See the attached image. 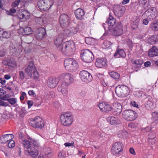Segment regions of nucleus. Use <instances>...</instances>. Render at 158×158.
<instances>
[{
	"label": "nucleus",
	"instance_id": "1",
	"mask_svg": "<svg viewBox=\"0 0 158 158\" xmlns=\"http://www.w3.org/2000/svg\"><path fill=\"white\" fill-rule=\"evenodd\" d=\"M25 150L27 151L29 154L33 157L35 158L38 155V150L34 148L37 146V143L35 140L31 139L30 140H23L22 143Z\"/></svg>",
	"mask_w": 158,
	"mask_h": 158
},
{
	"label": "nucleus",
	"instance_id": "2",
	"mask_svg": "<svg viewBox=\"0 0 158 158\" xmlns=\"http://www.w3.org/2000/svg\"><path fill=\"white\" fill-rule=\"evenodd\" d=\"M60 48V51L64 55H70L75 51L74 43L71 41L66 42L62 44V46Z\"/></svg>",
	"mask_w": 158,
	"mask_h": 158
},
{
	"label": "nucleus",
	"instance_id": "3",
	"mask_svg": "<svg viewBox=\"0 0 158 158\" xmlns=\"http://www.w3.org/2000/svg\"><path fill=\"white\" fill-rule=\"evenodd\" d=\"M61 123L65 126L69 127L71 125L73 122V117L69 113L62 114L60 117Z\"/></svg>",
	"mask_w": 158,
	"mask_h": 158
},
{
	"label": "nucleus",
	"instance_id": "4",
	"mask_svg": "<svg viewBox=\"0 0 158 158\" xmlns=\"http://www.w3.org/2000/svg\"><path fill=\"white\" fill-rule=\"evenodd\" d=\"M53 4L52 0H40L37 2V5L39 9L44 11L49 10Z\"/></svg>",
	"mask_w": 158,
	"mask_h": 158
},
{
	"label": "nucleus",
	"instance_id": "5",
	"mask_svg": "<svg viewBox=\"0 0 158 158\" xmlns=\"http://www.w3.org/2000/svg\"><path fill=\"white\" fill-rule=\"evenodd\" d=\"M81 57L84 62L87 63L91 62L94 58L93 54L88 49H85L81 51Z\"/></svg>",
	"mask_w": 158,
	"mask_h": 158
},
{
	"label": "nucleus",
	"instance_id": "6",
	"mask_svg": "<svg viewBox=\"0 0 158 158\" xmlns=\"http://www.w3.org/2000/svg\"><path fill=\"white\" fill-rule=\"evenodd\" d=\"M64 64L65 69L69 71L75 70L78 66L77 62L70 58L66 59L65 60Z\"/></svg>",
	"mask_w": 158,
	"mask_h": 158
},
{
	"label": "nucleus",
	"instance_id": "7",
	"mask_svg": "<svg viewBox=\"0 0 158 158\" xmlns=\"http://www.w3.org/2000/svg\"><path fill=\"white\" fill-rule=\"evenodd\" d=\"M115 91L119 97H124L127 94L128 88L127 86L124 85H119L116 87Z\"/></svg>",
	"mask_w": 158,
	"mask_h": 158
},
{
	"label": "nucleus",
	"instance_id": "8",
	"mask_svg": "<svg viewBox=\"0 0 158 158\" xmlns=\"http://www.w3.org/2000/svg\"><path fill=\"white\" fill-rule=\"evenodd\" d=\"M123 118L128 121H133L137 118V114L134 111L127 110L123 111Z\"/></svg>",
	"mask_w": 158,
	"mask_h": 158
},
{
	"label": "nucleus",
	"instance_id": "9",
	"mask_svg": "<svg viewBox=\"0 0 158 158\" xmlns=\"http://www.w3.org/2000/svg\"><path fill=\"white\" fill-rule=\"evenodd\" d=\"M30 120V125L34 128H42L44 126L42 120L39 117H36L35 119L31 118Z\"/></svg>",
	"mask_w": 158,
	"mask_h": 158
},
{
	"label": "nucleus",
	"instance_id": "10",
	"mask_svg": "<svg viewBox=\"0 0 158 158\" xmlns=\"http://www.w3.org/2000/svg\"><path fill=\"white\" fill-rule=\"evenodd\" d=\"M59 78L64 80L63 83L68 85L72 83L73 81V75L70 73H62L59 76Z\"/></svg>",
	"mask_w": 158,
	"mask_h": 158
},
{
	"label": "nucleus",
	"instance_id": "11",
	"mask_svg": "<svg viewBox=\"0 0 158 158\" xmlns=\"http://www.w3.org/2000/svg\"><path fill=\"white\" fill-rule=\"evenodd\" d=\"M69 16L65 14L60 15L59 19V22L62 27L65 28L68 27L69 23Z\"/></svg>",
	"mask_w": 158,
	"mask_h": 158
},
{
	"label": "nucleus",
	"instance_id": "12",
	"mask_svg": "<svg viewBox=\"0 0 158 158\" xmlns=\"http://www.w3.org/2000/svg\"><path fill=\"white\" fill-rule=\"evenodd\" d=\"M80 77L85 82H89L92 81V77L91 74L86 71H82L80 73Z\"/></svg>",
	"mask_w": 158,
	"mask_h": 158
},
{
	"label": "nucleus",
	"instance_id": "13",
	"mask_svg": "<svg viewBox=\"0 0 158 158\" xmlns=\"http://www.w3.org/2000/svg\"><path fill=\"white\" fill-rule=\"evenodd\" d=\"M156 13V9L154 7H152L146 10L145 14L148 17V19L150 20H152L156 19L157 16Z\"/></svg>",
	"mask_w": 158,
	"mask_h": 158
},
{
	"label": "nucleus",
	"instance_id": "14",
	"mask_svg": "<svg viewBox=\"0 0 158 158\" xmlns=\"http://www.w3.org/2000/svg\"><path fill=\"white\" fill-rule=\"evenodd\" d=\"M31 72L34 73H35L36 76H38V71L35 69V66L33 65V63L32 61L30 62L29 64L25 69V73L28 76H32Z\"/></svg>",
	"mask_w": 158,
	"mask_h": 158
},
{
	"label": "nucleus",
	"instance_id": "15",
	"mask_svg": "<svg viewBox=\"0 0 158 158\" xmlns=\"http://www.w3.org/2000/svg\"><path fill=\"white\" fill-rule=\"evenodd\" d=\"M123 150V144L120 142L114 143L111 149V152L114 154H119Z\"/></svg>",
	"mask_w": 158,
	"mask_h": 158
},
{
	"label": "nucleus",
	"instance_id": "16",
	"mask_svg": "<svg viewBox=\"0 0 158 158\" xmlns=\"http://www.w3.org/2000/svg\"><path fill=\"white\" fill-rule=\"evenodd\" d=\"M123 32V27L120 22H118L113 30L112 34L116 36L121 35Z\"/></svg>",
	"mask_w": 158,
	"mask_h": 158
},
{
	"label": "nucleus",
	"instance_id": "17",
	"mask_svg": "<svg viewBox=\"0 0 158 158\" xmlns=\"http://www.w3.org/2000/svg\"><path fill=\"white\" fill-rule=\"evenodd\" d=\"M116 19L113 18L111 16H110L109 18L106 21L105 23H103V27L106 30V28H108V30L110 31H112L110 29L109 26H114L116 23Z\"/></svg>",
	"mask_w": 158,
	"mask_h": 158
},
{
	"label": "nucleus",
	"instance_id": "18",
	"mask_svg": "<svg viewBox=\"0 0 158 158\" xmlns=\"http://www.w3.org/2000/svg\"><path fill=\"white\" fill-rule=\"evenodd\" d=\"M69 85L65 83L62 82L61 85H59L58 88V90L61 92L64 96H66L68 94V87Z\"/></svg>",
	"mask_w": 158,
	"mask_h": 158
},
{
	"label": "nucleus",
	"instance_id": "19",
	"mask_svg": "<svg viewBox=\"0 0 158 158\" xmlns=\"http://www.w3.org/2000/svg\"><path fill=\"white\" fill-rule=\"evenodd\" d=\"M58 82V78L51 77L49 78L48 81V86L50 88H54L56 86Z\"/></svg>",
	"mask_w": 158,
	"mask_h": 158
},
{
	"label": "nucleus",
	"instance_id": "20",
	"mask_svg": "<svg viewBox=\"0 0 158 158\" xmlns=\"http://www.w3.org/2000/svg\"><path fill=\"white\" fill-rule=\"evenodd\" d=\"M45 34V29L43 28L40 27L37 30L35 36L37 39L42 40L44 38Z\"/></svg>",
	"mask_w": 158,
	"mask_h": 158
},
{
	"label": "nucleus",
	"instance_id": "21",
	"mask_svg": "<svg viewBox=\"0 0 158 158\" xmlns=\"http://www.w3.org/2000/svg\"><path fill=\"white\" fill-rule=\"evenodd\" d=\"M17 15L20 19H27L29 18V14L27 11L22 9L19 10Z\"/></svg>",
	"mask_w": 158,
	"mask_h": 158
},
{
	"label": "nucleus",
	"instance_id": "22",
	"mask_svg": "<svg viewBox=\"0 0 158 158\" xmlns=\"http://www.w3.org/2000/svg\"><path fill=\"white\" fill-rule=\"evenodd\" d=\"M63 38L64 36L62 35H60L56 38L54 41L55 44L59 51H60V48H61V46H62V43Z\"/></svg>",
	"mask_w": 158,
	"mask_h": 158
},
{
	"label": "nucleus",
	"instance_id": "23",
	"mask_svg": "<svg viewBox=\"0 0 158 158\" xmlns=\"http://www.w3.org/2000/svg\"><path fill=\"white\" fill-rule=\"evenodd\" d=\"M12 48V52H13L12 55L13 56H18L22 52V46L20 45H18L14 48L13 47Z\"/></svg>",
	"mask_w": 158,
	"mask_h": 158
},
{
	"label": "nucleus",
	"instance_id": "24",
	"mask_svg": "<svg viewBox=\"0 0 158 158\" xmlns=\"http://www.w3.org/2000/svg\"><path fill=\"white\" fill-rule=\"evenodd\" d=\"M95 65L97 67L100 68L106 66V60L103 58H98L95 62Z\"/></svg>",
	"mask_w": 158,
	"mask_h": 158
},
{
	"label": "nucleus",
	"instance_id": "25",
	"mask_svg": "<svg viewBox=\"0 0 158 158\" xmlns=\"http://www.w3.org/2000/svg\"><path fill=\"white\" fill-rule=\"evenodd\" d=\"M75 14L76 18L81 20L82 19L85 13L82 9L78 8L75 10Z\"/></svg>",
	"mask_w": 158,
	"mask_h": 158
},
{
	"label": "nucleus",
	"instance_id": "26",
	"mask_svg": "<svg viewBox=\"0 0 158 158\" xmlns=\"http://www.w3.org/2000/svg\"><path fill=\"white\" fill-rule=\"evenodd\" d=\"M148 55L150 57L158 56V49L155 46L153 47L150 49Z\"/></svg>",
	"mask_w": 158,
	"mask_h": 158
},
{
	"label": "nucleus",
	"instance_id": "27",
	"mask_svg": "<svg viewBox=\"0 0 158 158\" xmlns=\"http://www.w3.org/2000/svg\"><path fill=\"white\" fill-rule=\"evenodd\" d=\"M122 109V106L119 103H115L114 105V108H113L116 114H119L121 112Z\"/></svg>",
	"mask_w": 158,
	"mask_h": 158
},
{
	"label": "nucleus",
	"instance_id": "28",
	"mask_svg": "<svg viewBox=\"0 0 158 158\" xmlns=\"http://www.w3.org/2000/svg\"><path fill=\"white\" fill-rule=\"evenodd\" d=\"M6 93V91H5L0 88V99L3 100H7L8 102H10V97L9 95L6 94L5 96H2Z\"/></svg>",
	"mask_w": 158,
	"mask_h": 158
},
{
	"label": "nucleus",
	"instance_id": "29",
	"mask_svg": "<svg viewBox=\"0 0 158 158\" xmlns=\"http://www.w3.org/2000/svg\"><path fill=\"white\" fill-rule=\"evenodd\" d=\"M158 41V36L154 35L148 39V42L149 44H153Z\"/></svg>",
	"mask_w": 158,
	"mask_h": 158
},
{
	"label": "nucleus",
	"instance_id": "30",
	"mask_svg": "<svg viewBox=\"0 0 158 158\" xmlns=\"http://www.w3.org/2000/svg\"><path fill=\"white\" fill-rule=\"evenodd\" d=\"M46 19L45 15H43L41 17H36L35 19V22L38 24H42L46 22Z\"/></svg>",
	"mask_w": 158,
	"mask_h": 158
},
{
	"label": "nucleus",
	"instance_id": "31",
	"mask_svg": "<svg viewBox=\"0 0 158 158\" xmlns=\"http://www.w3.org/2000/svg\"><path fill=\"white\" fill-rule=\"evenodd\" d=\"M122 8L119 6H118L114 9V13L118 17H121L123 14Z\"/></svg>",
	"mask_w": 158,
	"mask_h": 158
},
{
	"label": "nucleus",
	"instance_id": "32",
	"mask_svg": "<svg viewBox=\"0 0 158 158\" xmlns=\"http://www.w3.org/2000/svg\"><path fill=\"white\" fill-rule=\"evenodd\" d=\"M125 53L123 50L122 49L118 50L115 53L114 56L116 58H120L121 57H123L124 56Z\"/></svg>",
	"mask_w": 158,
	"mask_h": 158
},
{
	"label": "nucleus",
	"instance_id": "33",
	"mask_svg": "<svg viewBox=\"0 0 158 158\" xmlns=\"http://www.w3.org/2000/svg\"><path fill=\"white\" fill-rule=\"evenodd\" d=\"M150 27L153 31H157L158 30V21H155L152 23L150 24Z\"/></svg>",
	"mask_w": 158,
	"mask_h": 158
},
{
	"label": "nucleus",
	"instance_id": "34",
	"mask_svg": "<svg viewBox=\"0 0 158 158\" xmlns=\"http://www.w3.org/2000/svg\"><path fill=\"white\" fill-rule=\"evenodd\" d=\"M10 134H6L2 135L0 138L1 142L2 143H5L9 140Z\"/></svg>",
	"mask_w": 158,
	"mask_h": 158
},
{
	"label": "nucleus",
	"instance_id": "35",
	"mask_svg": "<svg viewBox=\"0 0 158 158\" xmlns=\"http://www.w3.org/2000/svg\"><path fill=\"white\" fill-rule=\"evenodd\" d=\"M77 32V30L75 27H72L66 30V33L69 35H72L76 34Z\"/></svg>",
	"mask_w": 158,
	"mask_h": 158
},
{
	"label": "nucleus",
	"instance_id": "36",
	"mask_svg": "<svg viewBox=\"0 0 158 158\" xmlns=\"http://www.w3.org/2000/svg\"><path fill=\"white\" fill-rule=\"evenodd\" d=\"M110 76L114 79H118L120 77V74L114 72H111L109 73Z\"/></svg>",
	"mask_w": 158,
	"mask_h": 158
},
{
	"label": "nucleus",
	"instance_id": "37",
	"mask_svg": "<svg viewBox=\"0 0 158 158\" xmlns=\"http://www.w3.org/2000/svg\"><path fill=\"white\" fill-rule=\"evenodd\" d=\"M33 37L31 36H27L24 39V41L25 43L29 44L31 43L33 40Z\"/></svg>",
	"mask_w": 158,
	"mask_h": 158
},
{
	"label": "nucleus",
	"instance_id": "38",
	"mask_svg": "<svg viewBox=\"0 0 158 158\" xmlns=\"http://www.w3.org/2000/svg\"><path fill=\"white\" fill-rule=\"evenodd\" d=\"M113 110L112 107L109 105L106 104L104 108V112H108Z\"/></svg>",
	"mask_w": 158,
	"mask_h": 158
},
{
	"label": "nucleus",
	"instance_id": "39",
	"mask_svg": "<svg viewBox=\"0 0 158 158\" xmlns=\"http://www.w3.org/2000/svg\"><path fill=\"white\" fill-rule=\"evenodd\" d=\"M146 107L149 110L151 109L154 107V104L151 101H148L147 102Z\"/></svg>",
	"mask_w": 158,
	"mask_h": 158
},
{
	"label": "nucleus",
	"instance_id": "40",
	"mask_svg": "<svg viewBox=\"0 0 158 158\" xmlns=\"http://www.w3.org/2000/svg\"><path fill=\"white\" fill-rule=\"evenodd\" d=\"M94 41V39L91 38H87L85 39L86 43L88 45H93Z\"/></svg>",
	"mask_w": 158,
	"mask_h": 158
},
{
	"label": "nucleus",
	"instance_id": "41",
	"mask_svg": "<svg viewBox=\"0 0 158 158\" xmlns=\"http://www.w3.org/2000/svg\"><path fill=\"white\" fill-rule=\"evenodd\" d=\"M23 31L26 34H30L31 32V29L30 27H26L23 29Z\"/></svg>",
	"mask_w": 158,
	"mask_h": 158
},
{
	"label": "nucleus",
	"instance_id": "42",
	"mask_svg": "<svg viewBox=\"0 0 158 158\" xmlns=\"http://www.w3.org/2000/svg\"><path fill=\"white\" fill-rule=\"evenodd\" d=\"M110 122L112 125H114L117 123V119L114 117H111L110 118Z\"/></svg>",
	"mask_w": 158,
	"mask_h": 158
},
{
	"label": "nucleus",
	"instance_id": "43",
	"mask_svg": "<svg viewBox=\"0 0 158 158\" xmlns=\"http://www.w3.org/2000/svg\"><path fill=\"white\" fill-rule=\"evenodd\" d=\"M31 73L32 74V76H29L31 78H33L36 80H39V74L38 72V76H36V74L35 73H33V72H31Z\"/></svg>",
	"mask_w": 158,
	"mask_h": 158
},
{
	"label": "nucleus",
	"instance_id": "44",
	"mask_svg": "<svg viewBox=\"0 0 158 158\" xmlns=\"http://www.w3.org/2000/svg\"><path fill=\"white\" fill-rule=\"evenodd\" d=\"M59 158H65L66 157V155L65 152L63 151L60 152L58 154Z\"/></svg>",
	"mask_w": 158,
	"mask_h": 158
},
{
	"label": "nucleus",
	"instance_id": "45",
	"mask_svg": "<svg viewBox=\"0 0 158 158\" xmlns=\"http://www.w3.org/2000/svg\"><path fill=\"white\" fill-rule=\"evenodd\" d=\"M129 129L130 130H134L136 128V126L135 123H129L128 125Z\"/></svg>",
	"mask_w": 158,
	"mask_h": 158
},
{
	"label": "nucleus",
	"instance_id": "46",
	"mask_svg": "<svg viewBox=\"0 0 158 158\" xmlns=\"http://www.w3.org/2000/svg\"><path fill=\"white\" fill-rule=\"evenodd\" d=\"M44 151L45 153V155L50 154L52 152L50 148H45L44 149Z\"/></svg>",
	"mask_w": 158,
	"mask_h": 158
},
{
	"label": "nucleus",
	"instance_id": "47",
	"mask_svg": "<svg viewBox=\"0 0 158 158\" xmlns=\"http://www.w3.org/2000/svg\"><path fill=\"white\" fill-rule=\"evenodd\" d=\"M106 103H100L98 105V106L100 108V110H102V111H103L104 108V107Z\"/></svg>",
	"mask_w": 158,
	"mask_h": 158
},
{
	"label": "nucleus",
	"instance_id": "48",
	"mask_svg": "<svg viewBox=\"0 0 158 158\" xmlns=\"http://www.w3.org/2000/svg\"><path fill=\"white\" fill-rule=\"evenodd\" d=\"M9 35L6 31H4L2 35V37L5 38H7L9 37Z\"/></svg>",
	"mask_w": 158,
	"mask_h": 158
},
{
	"label": "nucleus",
	"instance_id": "49",
	"mask_svg": "<svg viewBox=\"0 0 158 158\" xmlns=\"http://www.w3.org/2000/svg\"><path fill=\"white\" fill-rule=\"evenodd\" d=\"M3 63L5 65L9 66L10 64V60L7 58H6L3 61Z\"/></svg>",
	"mask_w": 158,
	"mask_h": 158
},
{
	"label": "nucleus",
	"instance_id": "50",
	"mask_svg": "<svg viewBox=\"0 0 158 158\" xmlns=\"http://www.w3.org/2000/svg\"><path fill=\"white\" fill-rule=\"evenodd\" d=\"M9 104L8 103H7L5 102H4L2 101V100H0V106H8Z\"/></svg>",
	"mask_w": 158,
	"mask_h": 158
},
{
	"label": "nucleus",
	"instance_id": "51",
	"mask_svg": "<svg viewBox=\"0 0 158 158\" xmlns=\"http://www.w3.org/2000/svg\"><path fill=\"white\" fill-rule=\"evenodd\" d=\"M19 3V2L17 0L14 2L12 4V6L13 7H15L18 6Z\"/></svg>",
	"mask_w": 158,
	"mask_h": 158
},
{
	"label": "nucleus",
	"instance_id": "52",
	"mask_svg": "<svg viewBox=\"0 0 158 158\" xmlns=\"http://www.w3.org/2000/svg\"><path fill=\"white\" fill-rule=\"evenodd\" d=\"M17 66L16 63L15 61L13 60L10 62V67L15 68Z\"/></svg>",
	"mask_w": 158,
	"mask_h": 158
},
{
	"label": "nucleus",
	"instance_id": "53",
	"mask_svg": "<svg viewBox=\"0 0 158 158\" xmlns=\"http://www.w3.org/2000/svg\"><path fill=\"white\" fill-rule=\"evenodd\" d=\"M19 76L20 78L21 79H23L24 77L25 76L23 73V72L22 71H20L19 72Z\"/></svg>",
	"mask_w": 158,
	"mask_h": 158
},
{
	"label": "nucleus",
	"instance_id": "54",
	"mask_svg": "<svg viewBox=\"0 0 158 158\" xmlns=\"http://www.w3.org/2000/svg\"><path fill=\"white\" fill-rule=\"evenodd\" d=\"M10 148H14L15 146V141L10 139Z\"/></svg>",
	"mask_w": 158,
	"mask_h": 158
},
{
	"label": "nucleus",
	"instance_id": "55",
	"mask_svg": "<svg viewBox=\"0 0 158 158\" xmlns=\"http://www.w3.org/2000/svg\"><path fill=\"white\" fill-rule=\"evenodd\" d=\"M129 151L131 154L134 155H135L136 153L135 152V150L132 148H130Z\"/></svg>",
	"mask_w": 158,
	"mask_h": 158
},
{
	"label": "nucleus",
	"instance_id": "56",
	"mask_svg": "<svg viewBox=\"0 0 158 158\" xmlns=\"http://www.w3.org/2000/svg\"><path fill=\"white\" fill-rule=\"evenodd\" d=\"M27 104L28 105V107L29 108L32 106L33 102L32 101H28L27 102Z\"/></svg>",
	"mask_w": 158,
	"mask_h": 158
},
{
	"label": "nucleus",
	"instance_id": "57",
	"mask_svg": "<svg viewBox=\"0 0 158 158\" xmlns=\"http://www.w3.org/2000/svg\"><path fill=\"white\" fill-rule=\"evenodd\" d=\"M26 95V93L24 92H23L22 93L20 97V98L21 100H23L24 99V97Z\"/></svg>",
	"mask_w": 158,
	"mask_h": 158
},
{
	"label": "nucleus",
	"instance_id": "58",
	"mask_svg": "<svg viewBox=\"0 0 158 158\" xmlns=\"http://www.w3.org/2000/svg\"><path fill=\"white\" fill-rule=\"evenodd\" d=\"M16 102V99L14 98H10V104L14 105Z\"/></svg>",
	"mask_w": 158,
	"mask_h": 158
},
{
	"label": "nucleus",
	"instance_id": "59",
	"mask_svg": "<svg viewBox=\"0 0 158 158\" xmlns=\"http://www.w3.org/2000/svg\"><path fill=\"white\" fill-rule=\"evenodd\" d=\"M28 94L32 96H34L35 93L33 90H29L28 92Z\"/></svg>",
	"mask_w": 158,
	"mask_h": 158
},
{
	"label": "nucleus",
	"instance_id": "60",
	"mask_svg": "<svg viewBox=\"0 0 158 158\" xmlns=\"http://www.w3.org/2000/svg\"><path fill=\"white\" fill-rule=\"evenodd\" d=\"M134 64H142V61L141 60H137L134 62Z\"/></svg>",
	"mask_w": 158,
	"mask_h": 158
},
{
	"label": "nucleus",
	"instance_id": "61",
	"mask_svg": "<svg viewBox=\"0 0 158 158\" xmlns=\"http://www.w3.org/2000/svg\"><path fill=\"white\" fill-rule=\"evenodd\" d=\"M131 104L135 107H137L138 106V105L134 101L131 102Z\"/></svg>",
	"mask_w": 158,
	"mask_h": 158
},
{
	"label": "nucleus",
	"instance_id": "62",
	"mask_svg": "<svg viewBox=\"0 0 158 158\" xmlns=\"http://www.w3.org/2000/svg\"><path fill=\"white\" fill-rule=\"evenodd\" d=\"M151 64V63L150 62L148 61L145 62L144 64V66L145 67H147L149 66Z\"/></svg>",
	"mask_w": 158,
	"mask_h": 158
},
{
	"label": "nucleus",
	"instance_id": "63",
	"mask_svg": "<svg viewBox=\"0 0 158 158\" xmlns=\"http://www.w3.org/2000/svg\"><path fill=\"white\" fill-rule=\"evenodd\" d=\"M6 82V81L4 79L2 78H0V83L2 84V85H4Z\"/></svg>",
	"mask_w": 158,
	"mask_h": 158
},
{
	"label": "nucleus",
	"instance_id": "64",
	"mask_svg": "<svg viewBox=\"0 0 158 158\" xmlns=\"http://www.w3.org/2000/svg\"><path fill=\"white\" fill-rule=\"evenodd\" d=\"M148 19H144L143 20V23L144 24L147 25L148 24Z\"/></svg>",
	"mask_w": 158,
	"mask_h": 158
}]
</instances>
